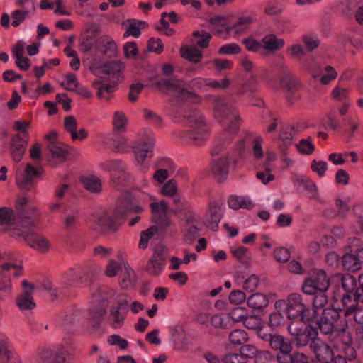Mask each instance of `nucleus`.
<instances>
[{"label": "nucleus", "mask_w": 363, "mask_h": 363, "mask_svg": "<svg viewBox=\"0 0 363 363\" xmlns=\"http://www.w3.org/2000/svg\"><path fill=\"white\" fill-rule=\"evenodd\" d=\"M263 170H259L257 172L256 177L258 179L261 180L263 184H267L272 180L269 158H268L267 162L263 165Z\"/></svg>", "instance_id": "864d4df0"}, {"label": "nucleus", "mask_w": 363, "mask_h": 363, "mask_svg": "<svg viewBox=\"0 0 363 363\" xmlns=\"http://www.w3.org/2000/svg\"><path fill=\"white\" fill-rule=\"evenodd\" d=\"M16 209L21 213L24 223H34L40 216L37 208L26 196L19 197L16 203Z\"/></svg>", "instance_id": "a211bd4d"}, {"label": "nucleus", "mask_w": 363, "mask_h": 363, "mask_svg": "<svg viewBox=\"0 0 363 363\" xmlns=\"http://www.w3.org/2000/svg\"><path fill=\"white\" fill-rule=\"evenodd\" d=\"M82 184L84 187L91 192L98 193L101 191V182L96 177L91 176L84 178Z\"/></svg>", "instance_id": "37998d69"}, {"label": "nucleus", "mask_w": 363, "mask_h": 363, "mask_svg": "<svg viewBox=\"0 0 363 363\" xmlns=\"http://www.w3.org/2000/svg\"><path fill=\"white\" fill-rule=\"evenodd\" d=\"M126 123L127 118L124 113L121 111H116L113 120L114 130L118 131L124 130Z\"/></svg>", "instance_id": "bf43d9fd"}, {"label": "nucleus", "mask_w": 363, "mask_h": 363, "mask_svg": "<svg viewBox=\"0 0 363 363\" xmlns=\"http://www.w3.org/2000/svg\"><path fill=\"white\" fill-rule=\"evenodd\" d=\"M251 137V133H246L243 138H240L238 141H236L232 147L233 153L235 155H243L250 144V138Z\"/></svg>", "instance_id": "79ce46f5"}, {"label": "nucleus", "mask_w": 363, "mask_h": 363, "mask_svg": "<svg viewBox=\"0 0 363 363\" xmlns=\"http://www.w3.org/2000/svg\"><path fill=\"white\" fill-rule=\"evenodd\" d=\"M95 43L97 45V40H96L94 35H86L82 38L79 50L84 52H89Z\"/></svg>", "instance_id": "052dcab7"}, {"label": "nucleus", "mask_w": 363, "mask_h": 363, "mask_svg": "<svg viewBox=\"0 0 363 363\" xmlns=\"http://www.w3.org/2000/svg\"><path fill=\"white\" fill-rule=\"evenodd\" d=\"M66 90L74 91L79 86V82L77 76L73 73H68L65 76V80L61 84Z\"/></svg>", "instance_id": "6e6d98bb"}, {"label": "nucleus", "mask_w": 363, "mask_h": 363, "mask_svg": "<svg viewBox=\"0 0 363 363\" xmlns=\"http://www.w3.org/2000/svg\"><path fill=\"white\" fill-rule=\"evenodd\" d=\"M97 45L104 47V54L113 57L116 54L117 46L115 41L108 35H102L97 39Z\"/></svg>", "instance_id": "c9c22d12"}, {"label": "nucleus", "mask_w": 363, "mask_h": 363, "mask_svg": "<svg viewBox=\"0 0 363 363\" xmlns=\"http://www.w3.org/2000/svg\"><path fill=\"white\" fill-rule=\"evenodd\" d=\"M214 116L219 123H228L212 149L213 155H218L230 143L240 128V116L237 110L225 99L215 101Z\"/></svg>", "instance_id": "f257e3e1"}, {"label": "nucleus", "mask_w": 363, "mask_h": 363, "mask_svg": "<svg viewBox=\"0 0 363 363\" xmlns=\"http://www.w3.org/2000/svg\"><path fill=\"white\" fill-rule=\"evenodd\" d=\"M11 236L22 237L30 247L41 252H48L50 247V245L45 238L27 230L16 229L11 233Z\"/></svg>", "instance_id": "4468645a"}, {"label": "nucleus", "mask_w": 363, "mask_h": 363, "mask_svg": "<svg viewBox=\"0 0 363 363\" xmlns=\"http://www.w3.org/2000/svg\"><path fill=\"white\" fill-rule=\"evenodd\" d=\"M132 211L140 213L143 211V208L134 204L130 196H125L118 200L114 218L105 211L93 215L90 218V221L92 223L91 228L101 233L115 232L119 226L116 220Z\"/></svg>", "instance_id": "f03ea898"}, {"label": "nucleus", "mask_w": 363, "mask_h": 363, "mask_svg": "<svg viewBox=\"0 0 363 363\" xmlns=\"http://www.w3.org/2000/svg\"><path fill=\"white\" fill-rule=\"evenodd\" d=\"M248 340V335L247 333L240 329L234 330L230 333L229 340L232 344L234 345H242L247 342Z\"/></svg>", "instance_id": "8fccbe9b"}, {"label": "nucleus", "mask_w": 363, "mask_h": 363, "mask_svg": "<svg viewBox=\"0 0 363 363\" xmlns=\"http://www.w3.org/2000/svg\"><path fill=\"white\" fill-rule=\"evenodd\" d=\"M314 295L313 299V306L315 310L312 312L313 315L316 313V310L323 308L325 304L328 303V297L325 295V291H320L316 294H313Z\"/></svg>", "instance_id": "5fc2aeb1"}, {"label": "nucleus", "mask_w": 363, "mask_h": 363, "mask_svg": "<svg viewBox=\"0 0 363 363\" xmlns=\"http://www.w3.org/2000/svg\"><path fill=\"white\" fill-rule=\"evenodd\" d=\"M155 139L152 136L148 135L147 138L141 139L134 146L136 161L141 166V169L143 172L148 169V166L145 164V162L147 158L152 157Z\"/></svg>", "instance_id": "ddd939ff"}, {"label": "nucleus", "mask_w": 363, "mask_h": 363, "mask_svg": "<svg viewBox=\"0 0 363 363\" xmlns=\"http://www.w3.org/2000/svg\"><path fill=\"white\" fill-rule=\"evenodd\" d=\"M156 86L160 91L182 99H189L196 96L184 87L182 81L177 79H161L156 83Z\"/></svg>", "instance_id": "6e6552de"}, {"label": "nucleus", "mask_w": 363, "mask_h": 363, "mask_svg": "<svg viewBox=\"0 0 363 363\" xmlns=\"http://www.w3.org/2000/svg\"><path fill=\"white\" fill-rule=\"evenodd\" d=\"M337 73L331 66H326L323 69L320 71V74L316 72L313 73V78L319 77L320 82L323 85L330 84L333 80L336 79Z\"/></svg>", "instance_id": "f704fd0d"}, {"label": "nucleus", "mask_w": 363, "mask_h": 363, "mask_svg": "<svg viewBox=\"0 0 363 363\" xmlns=\"http://www.w3.org/2000/svg\"><path fill=\"white\" fill-rule=\"evenodd\" d=\"M192 36V43L201 48H207L211 38V35L204 30L194 31L193 32Z\"/></svg>", "instance_id": "a19ab883"}, {"label": "nucleus", "mask_w": 363, "mask_h": 363, "mask_svg": "<svg viewBox=\"0 0 363 363\" xmlns=\"http://www.w3.org/2000/svg\"><path fill=\"white\" fill-rule=\"evenodd\" d=\"M101 72L106 74L110 77L113 79H116V82L121 81L122 77V71L123 69V66L120 62H111L104 65L101 68Z\"/></svg>", "instance_id": "7c9ffc66"}, {"label": "nucleus", "mask_w": 363, "mask_h": 363, "mask_svg": "<svg viewBox=\"0 0 363 363\" xmlns=\"http://www.w3.org/2000/svg\"><path fill=\"white\" fill-rule=\"evenodd\" d=\"M342 262L343 267L350 271L359 270L363 264V247L352 248L350 252L343 255Z\"/></svg>", "instance_id": "412c9836"}, {"label": "nucleus", "mask_w": 363, "mask_h": 363, "mask_svg": "<svg viewBox=\"0 0 363 363\" xmlns=\"http://www.w3.org/2000/svg\"><path fill=\"white\" fill-rule=\"evenodd\" d=\"M295 146L301 155H310L315 151V145L311 137L301 139Z\"/></svg>", "instance_id": "58836bf2"}, {"label": "nucleus", "mask_w": 363, "mask_h": 363, "mask_svg": "<svg viewBox=\"0 0 363 363\" xmlns=\"http://www.w3.org/2000/svg\"><path fill=\"white\" fill-rule=\"evenodd\" d=\"M129 307V300L126 296H121L116 305L110 309V320L113 328H120L125 320Z\"/></svg>", "instance_id": "dca6fc26"}, {"label": "nucleus", "mask_w": 363, "mask_h": 363, "mask_svg": "<svg viewBox=\"0 0 363 363\" xmlns=\"http://www.w3.org/2000/svg\"><path fill=\"white\" fill-rule=\"evenodd\" d=\"M180 53L184 59L191 62L199 63L203 59V52L195 45H183L180 49Z\"/></svg>", "instance_id": "c756f323"}, {"label": "nucleus", "mask_w": 363, "mask_h": 363, "mask_svg": "<svg viewBox=\"0 0 363 363\" xmlns=\"http://www.w3.org/2000/svg\"><path fill=\"white\" fill-rule=\"evenodd\" d=\"M342 286L347 293H352L357 286L355 277L350 274L343 276L342 278Z\"/></svg>", "instance_id": "4d7b16f0"}, {"label": "nucleus", "mask_w": 363, "mask_h": 363, "mask_svg": "<svg viewBox=\"0 0 363 363\" xmlns=\"http://www.w3.org/2000/svg\"><path fill=\"white\" fill-rule=\"evenodd\" d=\"M259 54L266 56L272 52V34L267 35L259 40Z\"/></svg>", "instance_id": "603ef678"}, {"label": "nucleus", "mask_w": 363, "mask_h": 363, "mask_svg": "<svg viewBox=\"0 0 363 363\" xmlns=\"http://www.w3.org/2000/svg\"><path fill=\"white\" fill-rule=\"evenodd\" d=\"M250 144L252 145V157L254 160H261L264 155V152L262 148L263 138L258 135L251 133L250 138Z\"/></svg>", "instance_id": "473e14b6"}, {"label": "nucleus", "mask_w": 363, "mask_h": 363, "mask_svg": "<svg viewBox=\"0 0 363 363\" xmlns=\"http://www.w3.org/2000/svg\"><path fill=\"white\" fill-rule=\"evenodd\" d=\"M229 84L230 80L226 78L218 81L213 79L202 77L194 78L189 84L190 88L204 91H207L211 89H225Z\"/></svg>", "instance_id": "6ab92c4d"}, {"label": "nucleus", "mask_w": 363, "mask_h": 363, "mask_svg": "<svg viewBox=\"0 0 363 363\" xmlns=\"http://www.w3.org/2000/svg\"><path fill=\"white\" fill-rule=\"evenodd\" d=\"M83 319V312L80 310H77L75 311L72 312L71 313L66 315V318L65 320L66 325H77L79 324L82 320Z\"/></svg>", "instance_id": "774afa93"}, {"label": "nucleus", "mask_w": 363, "mask_h": 363, "mask_svg": "<svg viewBox=\"0 0 363 363\" xmlns=\"http://www.w3.org/2000/svg\"><path fill=\"white\" fill-rule=\"evenodd\" d=\"M331 98L338 102H347L349 98V90L337 84L331 91Z\"/></svg>", "instance_id": "c03bdc74"}, {"label": "nucleus", "mask_w": 363, "mask_h": 363, "mask_svg": "<svg viewBox=\"0 0 363 363\" xmlns=\"http://www.w3.org/2000/svg\"><path fill=\"white\" fill-rule=\"evenodd\" d=\"M29 11L26 9L16 10L11 13L12 26L18 27L27 17H28Z\"/></svg>", "instance_id": "680f3d73"}, {"label": "nucleus", "mask_w": 363, "mask_h": 363, "mask_svg": "<svg viewBox=\"0 0 363 363\" xmlns=\"http://www.w3.org/2000/svg\"><path fill=\"white\" fill-rule=\"evenodd\" d=\"M87 273L82 270H70L68 274L69 281L74 285L86 284L87 282Z\"/></svg>", "instance_id": "09e8293b"}, {"label": "nucleus", "mask_w": 363, "mask_h": 363, "mask_svg": "<svg viewBox=\"0 0 363 363\" xmlns=\"http://www.w3.org/2000/svg\"><path fill=\"white\" fill-rule=\"evenodd\" d=\"M28 142V138H21L20 135H15L12 138L11 151L12 157L16 162L21 160L26 152Z\"/></svg>", "instance_id": "c85d7f7f"}, {"label": "nucleus", "mask_w": 363, "mask_h": 363, "mask_svg": "<svg viewBox=\"0 0 363 363\" xmlns=\"http://www.w3.org/2000/svg\"><path fill=\"white\" fill-rule=\"evenodd\" d=\"M22 286L24 289V292L16 298V305L21 311L32 310L35 307V303L32 296V292L34 286L26 280L22 281Z\"/></svg>", "instance_id": "4be33fe9"}, {"label": "nucleus", "mask_w": 363, "mask_h": 363, "mask_svg": "<svg viewBox=\"0 0 363 363\" xmlns=\"http://www.w3.org/2000/svg\"><path fill=\"white\" fill-rule=\"evenodd\" d=\"M280 86L285 94L287 101L292 103L295 99L299 98L296 90L301 87L299 81L291 74H285L280 79Z\"/></svg>", "instance_id": "aec40b11"}, {"label": "nucleus", "mask_w": 363, "mask_h": 363, "mask_svg": "<svg viewBox=\"0 0 363 363\" xmlns=\"http://www.w3.org/2000/svg\"><path fill=\"white\" fill-rule=\"evenodd\" d=\"M310 344L311 350L315 354V358L319 362H325L330 358L332 350L330 347L319 339H312Z\"/></svg>", "instance_id": "bb28decb"}, {"label": "nucleus", "mask_w": 363, "mask_h": 363, "mask_svg": "<svg viewBox=\"0 0 363 363\" xmlns=\"http://www.w3.org/2000/svg\"><path fill=\"white\" fill-rule=\"evenodd\" d=\"M100 167L110 172L111 179L116 186L123 184L125 182V167L121 160H106L100 164Z\"/></svg>", "instance_id": "2eb2a0df"}, {"label": "nucleus", "mask_w": 363, "mask_h": 363, "mask_svg": "<svg viewBox=\"0 0 363 363\" xmlns=\"http://www.w3.org/2000/svg\"><path fill=\"white\" fill-rule=\"evenodd\" d=\"M177 192V184L174 179H170L166 182L161 189V193L166 196H173Z\"/></svg>", "instance_id": "0e129e2a"}, {"label": "nucleus", "mask_w": 363, "mask_h": 363, "mask_svg": "<svg viewBox=\"0 0 363 363\" xmlns=\"http://www.w3.org/2000/svg\"><path fill=\"white\" fill-rule=\"evenodd\" d=\"M272 321V313L269 315V323H264L262 325L258 328L257 334L260 338L267 341L270 345H272V329L271 322Z\"/></svg>", "instance_id": "ea45409f"}, {"label": "nucleus", "mask_w": 363, "mask_h": 363, "mask_svg": "<svg viewBox=\"0 0 363 363\" xmlns=\"http://www.w3.org/2000/svg\"><path fill=\"white\" fill-rule=\"evenodd\" d=\"M93 87L96 91V96L105 101H109L117 89V82L112 81L109 83H104L101 79H96L93 82Z\"/></svg>", "instance_id": "5701e85b"}, {"label": "nucleus", "mask_w": 363, "mask_h": 363, "mask_svg": "<svg viewBox=\"0 0 363 363\" xmlns=\"http://www.w3.org/2000/svg\"><path fill=\"white\" fill-rule=\"evenodd\" d=\"M289 320L290 322L288 325V331L291 336L294 337L297 347L306 346L311 340L316 337V330L311 327L308 323L311 319H303L300 317Z\"/></svg>", "instance_id": "0eeeda50"}, {"label": "nucleus", "mask_w": 363, "mask_h": 363, "mask_svg": "<svg viewBox=\"0 0 363 363\" xmlns=\"http://www.w3.org/2000/svg\"><path fill=\"white\" fill-rule=\"evenodd\" d=\"M295 183L300 188H302L307 191V196L308 198L315 199L321 203H326L325 201L320 197L316 185L309 178L303 176L298 177L295 180Z\"/></svg>", "instance_id": "a878e982"}, {"label": "nucleus", "mask_w": 363, "mask_h": 363, "mask_svg": "<svg viewBox=\"0 0 363 363\" xmlns=\"http://www.w3.org/2000/svg\"><path fill=\"white\" fill-rule=\"evenodd\" d=\"M167 255L168 249L166 247L162 245L156 246L146 264V272L151 276L159 275L164 268Z\"/></svg>", "instance_id": "9b49d317"}, {"label": "nucleus", "mask_w": 363, "mask_h": 363, "mask_svg": "<svg viewBox=\"0 0 363 363\" xmlns=\"http://www.w3.org/2000/svg\"><path fill=\"white\" fill-rule=\"evenodd\" d=\"M113 146L114 151L117 152H127L130 150V145L126 138L123 136L116 137L113 139Z\"/></svg>", "instance_id": "13d9d810"}, {"label": "nucleus", "mask_w": 363, "mask_h": 363, "mask_svg": "<svg viewBox=\"0 0 363 363\" xmlns=\"http://www.w3.org/2000/svg\"><path fill=\"white\" fill-rule=\"evenodd\" d=\"M212 29L218 35L220 33L225 31L228 32L230 28L227 24V18L225 17L217 16L211 19Z\"/></svg>", "instance_id": "3c124183"}, {"label": "nucleus", "mask_w": 363, "mask_h": 363, "mask_svg": "<svg viewBox=\"0 0 363 363\" xmlns=\"http://www.w3.org/2000/svg\"><path fill=\"white\" fill-rule=\"evenodd\" d=\"M352 296L350 294H346L342 297V303L344 308L342 311H344L345 316H353L354 320L359 323L363 324V308L359 307L357 304L351 303Z\"/></svg>", "instance_id": "b1692460"}, {"label": "nucleus", "mask_w": 363, "mask_h": 363, "mask_svg": "<svg viewBox=\"0 0 363 363\" xmlns=\"http://www.w3.org/2000/svg\"><path fill=\"white\" fill-rule=\"evenodd\" d=\"M67 354V349L62 345H58L52 349L40 350L38 353V359L41 363H64Z\"/></svg>", "instance_id": "f3484780"}, {"label": "nucleus", "mask_w": 363, "mask_h": 363, "mask_svg": "<svg viewBox=\"0 0 363 363\" xmlns=\"http://www.w3.org/2000/svg\"><path fill=\"white\" fill-rule=\"evenodd\" d=\"M254 21L251 16H242L234 25L233 28L237 33H240L247 29Z\"/></svg>", "instance_id": "e2e57ef3"}, {"label": "nucleus", "mask_w": 363, "mask_h": 363, "mask_svg": "<svg viewBox=\"0 0 363 363\" xmlns=\"http://www.w3.org/2000/svg\"><path fill=\"white\" fill-rule=\"evenodd\" d=\"M41 176V168H37L30 163L21 164L16 170V180L18 186L23 189H30L35 179Z\"/></svg>", "instance_id": "1a4fd4ad"}, {"label": "nucleus", "mask_w": 363, "mask_h": 363, "mask_svg": "<svg viewBox=\"0 0 363 363\" xmlns=\"http://www.w3.org/2000/svg\"><path fill=\"white\" fill-rule=\"evenodd\" d=\"M48 147L52 157L60 160V161L65 160L68 155V151L66 149L65 145L62 143L58 142H50Z\"/></svg>", "instance_id": "e433bc0d"}, {"label": "nucleus", "mask_w": 363, "mask_h": 363, "mask_svg": "<svg viewBox=\"0 0 363 363\" xmlns=\"http://www.w3.org/2000/svg\"><path fill=\"white\" fill-rule=\"evenodd\" d=\"M228 203L229 207L235 210L239 208L251 209L254 206L250 198L241 196H230Z\"/></svg>", "instance_id": "72a5a7b5"}, {"label": "nucleus", "mask_w": 363, "mask_h": 363, "mask_svg": "<svg viewBox=\"0 0 363 363\" xmlns=\"http://www.w3.org/2000/svg\"><path fill=\"white\" fill-rule=\"evenodd\" d=\"M79 215L77 211L68 213L64 218V225L67 230H74L78 225Z\"/></svg>", "instance_id": "49530a36"}, {"label": "nucleus", "mask_w": 363, "mask_h": 363, "mask_svg": "<svg viewBox=\"0 0 363 363\" xmlns=\"http://www.w3.org/2000/svg\"><path fill=\"white\" fill-rule=\"evenodd\" d=\"M247 315L246 309L242 307H235L228 313V316L234 322L243 321Z\"/></svg>", "instance_id": "69168bd1"}, {"label": "nucleus", "mask_w": 363, "mask_h": 363, "mask_svg": "<svg viewBox=\"0 0 363 363\" xmlns=\"http://www.w3.org/2000/svg\"><path fill=\"white\" fill-rule=\"evenodd\" d=\"M329 286L330 282L326 273L323 270H319L306 279L302 290L306 294H313L320 291H326Z\"/></svg>", "instance_id": "9d476101"}, {"label": "nucleus", "mask_w": 363, "mask_h": 363, "mask_svg": "<svg viewBox=\"0 0 363 363\" xmlns=\"http://www.w3.org/2000/svg\"><path fill=\"white\" fill-rule=\"evenodd\" d=\"M127 25L125 28V32L124 33L125 37L133 36L138 38L140 35V29L147 26V23L145 21H137L135 19H128L123 26Z\"/></svg>", "instance_id": "2f4dec72"}, {"label": "nucleus", "mask_w": 363, "mask_h": 363, "mask_svg": "<svg viewBox=\"0 0 363 363\" xmlns=\"http://www.w3.org/2000/svg\"><path fill=\"white\" fill-rule=\"evenodd\" d=\"M320 331L325 335L335 334V336H342L346 350L350 354L351 358H354V350L350 347L352 343V337L347 332V323L345 319L340 318V313L333 308H327L323 310L322 316L318 322Z\"/></svg>", "instance_id": "7ed1b4c3"}, {"label": "nucleus", "mask_w": 363, "mask_h": 363, "mask_svg": "<svg viewBox=\"0 0 363 363\" xmlns=\"http://www.w3.org/2000/svg\"><path fill=\"white\" fill-rule=\"evenodd\" d=\"M125 262L124 260L121 261H115L113 259H110L107 264L105 274L108 277H113L118 274V273L122 270L123 267V264Z\"/></svg>", "instance_id": "de8ad7c7"}, {"label": "nucleus", "mask_w": 363, "mask_h": 363, "mask_svg": "<svg viewBox=\"0 0 363 363\" xmlns=\"http://www.w3.org/2000/svg\"><path fill=\"white\" fill-rule=\"evenodd\" d=\"M276 312H274V326L279 325L284 322V315L288 319L302 317L303 319H311V310L303 302L300 294H292L286 300H279L274 304Z\"/></svg>", "instance_id": "20e7f679"}, {"label": "nucleus", "mask_w": 363, "mask_h": 363, "mask_svg": "<svg viewBox=\"0 0 363 363\" xmlns=\"http://www.w3.org/2000/svg\"><path fill=\"white\" fill-rule=\"evenodd\" d=\"M150 208L157 227L152 226L141 232L138 246L142 249L147 247L149 240L157 233L158 228L164 229L170 225V219L167 216V205L164 201L152 203Z\"/></svg>", "instance_id": "423d86ee"}, {"label": "nucleus", "mask_w": 363, "mask_h": 363, "mask_svg": "<svg viewBox=\"0 0 363 363\" xmlns=\"http://www.w3.org/2000/svg\"><path fill=\"white\" fill-rule=\"evenodd\" d=\"M292 349L289 339L280 335H274V357L278 363H291Z\"/></svg>", "instance_id": "f8f14e48"}, {"label": "nucleus", "mask_w": 363, "mask_h": 363, "mask_svg": "<svg viewBox=\"0 0 363 363\" xmlns=\"http://www.w3.org/2000/svg\"><path fill=\"white\" fill-rule=\"evenodd\" d=\"M247 304L250 308L260 309L269 304L267 297L263 294L256 293L250 295L247 298Z\"/></svg>", "instance_id": "4c0bfd02"}, {"label": "nucleus", "mask_w": 363, "mask_h": 363, "mask_svg": "<svg viewBox=\"0 0 363 363\" xmlns=\"http://www.w3.org/2000/svg\"><path fill=\"white\" fill-rule=\"evenodd\" d=\"M121 271L123 277L121 286L123 289H127L132 284L133 278L135 277L134 271L127 262L123 264V267Z\"/></svg>", "instance_id": "a18cd8bd"}, {"label": "nucleus", "mask_w": 363, "mask_h": 363, "mask_svg": "<svg viewBox=\"0 0 363 363\" xmlns=\"http://www.w3.org/2000/svg\"><path fill=\"white\" fill-rule=\"evenodd\" d=\"M294 127L286 124L281 126L278 138L279 149L282 154H285L287 149L292 145Z\"/></svg>", "instance_id": "cd10ccee"}, {"label": "nucleus", "mask_w": 363, "mask_h": 363, "mask_svg": "<svg viewBox=\"0 0 363 363\" xmlns=\"http://www.w3.org/2000/svg\"><path fill=\"white\" fill-rule=\"evenodd\" d=\"M240 353L247 362L248 359H252L256 356L257 349L252 345L247 344L240 347Z\"/></svg>", "instance_id": "338daca9"}, {"label": "nucleus", "mask_w": 363, "mask_h": 363, "mask_svg": "<svg viewBox=\"0 0 363 363\" xmlns=\"http://www.w3.org/2000/svg\"><path fill=\"white\" fill-rule=\"evenodd\" d=\"M230 161L228 157L214 160L211 163V172L218 182L225 180L229 173Z\"/></svg>", "instance_id": "393cba45"}, {"label": "nucleus", "mask_w": 363, "mask_h": 363, "mask_svg": "<svg viewBox=\"0 0 363 363\" xmlns=\"http://www.w3.org/2000/svg\"><path fill=\"white\" fill-rule=\"evenodd\" d=\"M185 117L188 120L191 130L176 133L177 136L184 142L187 143L189 139L196 145H201L208 139L210 132L203 115L197 110H192L186 114Z\"/></svg>", "instance_id": "39448f33"}]
</instances>
